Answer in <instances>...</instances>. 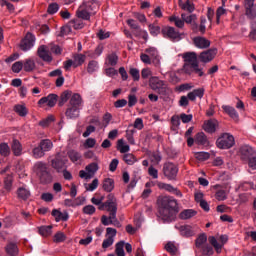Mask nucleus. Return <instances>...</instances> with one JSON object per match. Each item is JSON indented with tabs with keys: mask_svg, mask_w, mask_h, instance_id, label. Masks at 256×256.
<instances>
[{
	"mask_svg": "<svg viewBox=\"0 0 256 256\" xmlns=\"http://www.w3.org/2000/svg\"><path fill=\"white\" fill-rule=\"evenodd\" d=\"M158 219L162 223H173L179 213V203L172 196H163L158 199Z\"/></svg>",
	"mask_w": 256,
	"mask_h": 256,
	"instance_id": "nucleus-1",
	"label": "nucleus"
},
{
	"mask_svg": "<svg viewBox=\"0 0 256 256\" xmlns=\"http://www.w3.org/2000/svg\"><path fill=\"white\" fill-rule=\"evenodd\" d=\"M182 59H184V65L182 67V73L185 75H198V77H203L205 72L203 68L199 66V60L197 59V53L186 52L183 54Z\"/></svg>",
	"mask_w": 256,
	"mask_h": 256,
	"instance_id": "nucleus-2",
	"label": "nucleus"
},
{
	"mask_svg": "<svg viewBox=\"0 0 256 256\" xmlns=\"http://www.w3.org/2000/svg\"><path fill=\"white\" fill-rule=\"evenodd\" d=\"M34 169L37 175L40 177L41 183H51L53 177L47 168V163L41 161L36 162Z\"/></svg>",
	"mask_w": 256,
	"mask_h": 256,
	"instance_id": "nucleus-3",
	"label": "nucleus"
},
{
	"mask_svg": "<svg viewBox=\"0 0 256 256\" xmlns=\"http://www.w3.org/2000/svg\"><path fill=\"white\" fill-rule=\"evenodd\" d=\"M98 209L100 211L106 209V211L110 212V219H115V215H117V198H115V195L109 194L106 202L100 205Z\"/></svg>",
	"mask_w": 256,
	"mask_h": 256,
	"instance_id": "nucleus-4",
	"label": "nucleus"
},
{
	"mask_svg": "<svg viewBox=\"0 0 256 256\" xmlns=\"http://www.w3.org/2000/svg\"><path fill=\"white\" fill-rule=\"evenodd\" d=\"M72 59H69L65 62H63L65 71H69L71 67H74V69H77V67H81L83 63H85L87 56L85 54H73Z\"/></svg>",
	"mask_w": 256,
	"mask_h": 256,
	"instance_id": "nucleus-5",
	"label": "nucleus"
},
{
	"mask_svg": "<svg viewBox=\"0 0 256 256\" xmlns=\"http://www.w3.org/2000/svg\"><path fill=\"white\" fill-rule=\"evenodd\" d=\"M235 145V137L229 133L222 134L217 140H216V146L218 149H231Z\"/></svg>",
	"mask_w": 256,
	"mask_h": 256,
	"instance_id": "nucleus-6",
	"label": "nucleus"
},
{
	"mask_svg": "<svg viewBox=\"0 0 256 256\" xmlns=\"http://www.w3.org/2000/svg\"><path fill=\"white\" fill-rule=\"evenodd\" d=\"M92 6V2L82 3L76 11L78 19H83V21H89V19H91V11H93V9L91 8Z\"/></svg>",
	"mask_w": 256,
	"mask_h": 256,
	"instance_id": "nucleus-7",
	"label": "nucleus"
},
{
	"mask_svg": "<svg viewBox=\"0 0 256 256\" xmlns=\"http://www.w3.org/2000/svg\"><path fill=\"white\" fill-rule=\"evenodd\" d=\"M179 173V167L172 162H166L163 165L164 177H167L169 181H174L177 179V174Z\"/></svg>",
	"mask_w": 256,
	"mask_h": 256,
	"instance_id": "nucleus-8",
	"label": "nucleus"
},
{
	"mask_svg": "<svg viewBox=\"0 0 256 256\" xmlns=\"http://www.w3.org/2000/svg\"><path fill=\"white\" fill-rule=\"evenodd\" d=\"M149 87L152 91H157V93L163 94L167 89V84H165V81L159 79V77L151 76L149 78Z\"/></svg>",
	"mask_w": 256,
	"mask_h": 256,
	"instance_id": "nucleus-9",
	"label": "nucleus"
},
{
	"mask_svg": "<svg viewBox=\"0 0 256 256\" xmlns=\"http://www.w3.org/2000/svg\"><path fill=\"white\" fill-rule=\"evenodd\" d=\"M86 171L85 170H80L79 171V177L81 179H93V177H95V173H97V171H99V164L93 162L90 163L89 165L86 166Z\"/></svg>",
	"mask_w": 256,
	"mask_h": 256,
	"instance_id": "nucleus-10",
	"label": "nucleus"
},
{
	"mask_svg": "<svg viewBox=\"0 0 256 256\" xmlns=\"http://www.w3.org/2000/svg\"><path fill=\"white\" fill-rule=\"evenodd\" d=\"M51 166L57 173H63L67 169V159L61 157V154L58 153L54 159L51 160Z\"/></svg>",
	"mask_w": 256,
	"mask_h": 256,
	"instance_id": "nucleus-11",
	"label": "nucleus"
},
{
	"mask_svg": "<svg viewBox=\"0 0 256 256\" xmlns=\"http://www.w3.org/2000/svg\"><path fill=\"white\" fill-rule=\"evenodd\" d=\"M208 241L212 247H214L216 253H221V249H223V245L229 241V236L221 235L219 238L220 243L217 241L215 236H209Z\"/></svg>",
	"mask_w": 256,
	"mask_h": 256,
	"instance_id": "nucleus-12",
	"label": "nucleus"
},
{
	"mask_svg": "<svg viewBox=\"0 0 256 256\" xmlns=\"http://www.w3.org/2000/svg\"><path fill=\"white\" fill-rule=\"evenodd\" d=\"M37 54L42 61H45V63H51V61H53V56L51 55L47 45H41L37 50Z\"/></svg>",
	"mask_w": 256,
	"mask_h": 256,
	"instance_id": "nucleus-13",
	"label": "nucleus"
},
{
	"mask_svg": "<svg viewBox=\"0 0 256 256\" xmlns=\"http://www.w3.org/2000/svg\"><path fill=\"white\" fill-rule=\"evenodd\" d=\"M35 45V35L27 33L25 38L20 43V49L22 51H29Z\"/></svg>",
	"mask_w": 256,
	"mask_h": 256,
	"instance_id": "nucleus-14",
	"label": "nucleus"
},
{
	"mask_svg": "<svg viewBox=\"0 0 256 256\" xmlns=\"http://www.w3.org/2000/svg\"><path fill=\"white\" fill-rule=\"evenodd\" d=\"M162 35L171 39V41H175L177 39H181V33L175 29V27H165L162 29Z\"/></svg>",
	"mask_w": 256,
	"mask_h": 256,
	"instance_id": "nucleus-15",
	"label": "nucleus"
},
{
	"mask_svg": "<svg viewBox=\"0 0 256 256\" xmlns=\"http://www.w3.org/2000/svg\"><path fill=\"white\" fill-rule=\"evenodd\" d=\"M255 0H245L244 6H245V15L248 19H256V8L254 7Z\"/></svg>",
	"mask_w": 256,
	"mask_h": 256,
	"instance_id": "nucleus-16",
	"label": "nucleus"
},
{
	"mask_svg": "<svg viewBox=\"0 0 256 256\" xmlns=\"http://www.w3.org/2000/svg\"><path fill=\"white\" fill-rule=\"evenodd\" d=\"M255 149L249 145H244L240 148V157L242 161H249L252 157H255Z\"/></svg>",
	"mask_w": 256,
	"mask_h": 256,
	"instance_id": "nucleus-17",
	"label": "nucleus"
},
{
	"mask_svg": "<svg viewBox=\"0 0 256 256\" xmlns=\"http://www.w3.org/2000/svg\"><path fill=\"white\" fill-rule=\"evenodd\" d=\"M215 55H217V49H209L200 53L199 59L202 63H210V61L215 59Z\"/></svg>",
	"mask_w": 256,
	"mask_h": 256,
	"instance_id": "nucleus-18",
	"label": "nucleus"
},
{
	"mask_svg": "<svg viewBox=\"0 0 256 256\" xmlns=\"http://www.w3.org/2000/svg\"><path fill=\"white\" fill-rule=\"evenodd\" d=\"M57 99H59V96H57V94H49L46 97H42L38 101V105H45V103H47L48 107H55V105H57Z\"/></svg>",
	"mask_w": 256,
	"mask_h": 256,
	"instance_id": "nucleus-19",
	"label": "nucleus"
},
{
	"mask_svg": "<svg viewBox=\"0 0 256 256\" xmlns=\"http://www.w3.org/2000/svg\"><path fill=\"white\" fill-rule=\"evenodd\" d=\"M219 128V121L217 119H210L204 122L203 129L206 133H215Z\"/></svg>",
	"mask_w": 256,
	"mask_h": 256,
	"instance_id": "nucleus-20",
	"label": "nucleus"
},
{
	"mask_svg": "<svg viewBox=\"0 0 256 256\" xmlns=\"http://www.w3.org/2000/svg\"><path fill=\"white\" fill-rule=\"evenodd\" d=\"M193 43L198 49H207L211 47V41L205 37L197 36L193 38Z\"/></svg>",
	"mask_w": 256,
	"mask_h": 256,
	"instance_id": "nucleus-21",
	"label": "nucleus"
},
{
	"mask_svg": "<svg viewBox=\"0 0 256 256\" xmlns=\"http://www.w3.org/2000/svg\"><path fill=\"white\" fill-rule=\"evenodd\" d=\"M158 187L160 189H164V191H168V193H173V195H176V197H183V193H181V190L173 187V185L171 184H165L163 182H160L158 183Z\"/></svg>",
	"mask_w": 256,
	"mask_h": 256,
	"instance_id": "nucleus-22",
	"label": "nucleus"
},
{
	"mask_svg": "<svg viewBox=\"0 0 256 256\" xmlns=\"http://www.w3.org/2000/svg\"><path fill=\"white\" fill-rule=\"evenodd\" d=\"M176 229H178L182 237H193V235H195V228L191 225H182L180 227H176Z\"/></svg>",
	"mask_w": 256,
	"mask_h": 256,
	"instance_id": "nucleus-23",
	"label": "nucleus"
},
{
	"mask_svg": "<svg viewBox=\"0 0 256 256\" xmlns=\"http://www.w3.org/2000/svg\"><path fill=\"white\" fill-rule=\"evenodd\" d=\"M145 53H147L148 56L151 57L156 67H159V65H161V60L159 59V52L156 50L155 47H150L145 49Z\"/></svg>",
	"mask_w": 256,
	"mask_h": 256,
	"instance_id": "nucleus-24",
	"label": "nucleus"
},
{
	"mask_svg": "<svg viewBox=\"0 0 256 256\" xmlns=\"http://www.w3.org/2000/svg\"><path fill=\"white\" fill-rule=\"evenodd\" d=\"M5 251L7 255L17 256L19 255V246L16 244V242L10 241L5 246Z\"/></svg>",
	"mask_w": 256,
	"mask_h": 256,
	"instance_id": "nucleus-25",
	"label": "nucleus"
},
{
	"mask_svg": "<svg viewBox=\"0 0 256 256\" xmlns=\"http://www.w3.org/2000/svg\"><path fill=\"white\" fill-rule=\"evenodd\" d=\"M13 189V176L8 175L4 179V188L1 190L2 195H7V193H11Z\"/></svg>",
	"mask_w": 256,
	"mask_h": 256,
	"instance_id": "nucleus-26",
	"label": "nucleus"
},
{
	"mask_svg": "<svg viewBox=\"0 0 256 256\" xmlns=\"http://www.w3.org/2000/svg\"><path fill=\"white\" fill-rule=\"evenodd\" d=\"M69 105L70 107H76L77 109H80L81 105H83V98L79 93L72 94Z\"/></svg>",
	"mask_w": 256,
	"mask_h": 256,
	"instance_id": "nucleus-27",
	"label": "nucleus"
},
{
	"mask_svg": "<svg viewBox=\"0 0 256 256\" xmlns=\"http://www.w3.org/2000/svg\"><path fill=\"white\" fill-rule=\"evenodd\" d=\"M223 111L231 117L234 121H239V113H237V110L233 106L229 105H223L222 106Z\"/></svg>",
	"mask_w": 256,
	"mask_h": 256,
	"instance_id": "nucleus-28",
	"label": "nucleus"
},
{
	"mask_svg": "<svg viewBox=\"0 0 256 256\" xmlns=\"http://www.w3.org/2000/svg\"><path fill=\"white\" fill-rule=\"evenodd\" d=\"M178 5L182 9V11H188V13H193L195 11V4L190 0H186L184 3L183 0H178Z\"/></svg>",
	"mask_w": 256,
	"mask_h": 256,
	"instance_id": "nucleus-29",
	"label": "nucleus"
},
{
	"mask_svg": "<svg viewBox=\"0 0 256 256\" xmlns=\"http://www.w3.org/2000/svg\"><path fill=\"white\" fill-rule=\"evenodd\" d=\"M196 145H202L203 147H209V140L207 139V135L203 132H199L195 136Z\"/></svg>",
	"mask_w": 256,
	"mask_h": 256,
	"instance_id": "nucleus-30",
	"label": "nucleus"
},
{
	"mask_svg": "<svg viewBox=\"0 0 256 256\" xmlns=\"http://www.w3.org/2000/svg\"><path fill=\"white\" fill-rule=\"evenodd\" d=\"M38 145L44 153H49L53 149V141L51 139H42Z\"/></svg>",
	"mask_w": 256,
	"mask_h": 256,
	"instance_id": "nucleus-31",
	"label": "nucleus"
},
{
	"mask_svg": "<svg viewBox=\"0 0 256 256\" xmlns=\"http://www.w3.org/2000/svg\"><path fill=\"white\" fill-rule=\"evenodd\" d=\"M11 149L15 157H19L23 153V146L21 145V142H19V140L17 139H14L12 141Z\"/></svg>",
	"mask_w": 256,
	"mask_h": 256,
	"instance_id": "nucleus-32",
	"label": "nucleus"
},
{
	"mask_svg": "<svg viewBox=\"0 0 256 256\" xmlns=\"http://www.w3.org/2000/svg\"><path fill=\"white\" fill-rule=\"evenodd\" d=\"M52 216L55 217V221L59 223V221H67L69 219V214L67 212H61L57 209L52 211Z\"/></svg>",
	"mask_w": 256,
	"mask_h": 256,
	"instance_id": "nucleus-33",
	"label": "nucleus"
},
{
	"mask_svg": "<svg viewBox=\"0 0 256 256\" xmlns=\"http://www.w3.org/2000/svg\"><path fill=\"white\" fill-rule=\"evenodd\" d=\"M102 187L104 191L107 193H111L113 189H115V181L111 178H105L102 183Z\"/></svg>",
	"mask_w": 256,
	"mask_h": 256,
	"instance_id": "nucleus-34",
	"label": "nucleus"
},
{
	"mask_svg": "<svg viewBox=\"0 0 256 256\" xmlns=\"http://www.w3.org/2000/svg\"><path fill=\"white\" fill-rule=\"evenodd\" d=\"M17 196H18V199H22V201H27V199L31 197V191H29V189L25 187H20L17 190Z\"/></svg>",
	"mask_w": 256,
	"mask_h": 256,
	"instance_id": "nucleus-35",
	"label": "nucleus"
},
{
	"mask_svg": "<svg viewBox=\"0 0 256 256\" xmlns=\"http://www.w3.org/2000/svg\"><path fill=\"white\" fill-rule=\"evenodd\" d=\"M65 115L67 119H77L79 117V108L70 106L67 108Z\"/></svg>",
	"mask_w": 256,
	"mask_h": 256,
	"instance_id": "nucleus-36",
	"label": "nucleus"
},
{
	"mask_svg": "<svg viewBox=\"0 0 256 256\" xmlns=\"http://www.w3.org/2000/svg\"><path fill=\"white\" fill-rule=\"evenodd\" d=\"M169 21L170 23H174L175 27L178 29H183V27H185V20H183L182 17L173 15L169 17Z\"/></svg>",
	"mask_w": 256,
	"mask_h": 256,
	"instance_id": "nucleus-37",
	"label": "nucleus"
},
{
	"mask_svg": "<svg viewBox=\"0 0 256 256\" xmlns=\"http://www.w3.org/2000/svg\"><path fill=\"white\" fill-rule=\"evenodd\" d=\"M119 62V56L115 52L108 54L106 57L105 65H110V67H115Z\"/></svg>",
	"mask_w": 256,
	"mask_h": 256,
	"instance_id": "nucleus-38",
	"label": "nucleus"
},
{
	"mask_svg": "<svg viewBox=\"0 0 256 256\" xmlns=\"http://www.w3.org/2000/svg\"><path fill=\"white\" fill-rule=\"evenodd\" d=\"M72 96L73 92L71 90H65L64 92H62V94L60 95V101L58 103L59 107H63L67 103V100L71 99Z\"/></svg>",
	"mask_w": 256,
	"mask_h": 256,
	"instance_id": "nucleus-39",
	"label": "nucleus"
},
{
	"mask_svg": "<svg viewBox=\"0 0 256 256\" xmlns=\"http://www.w3.org/2000/svg\"><path fill=\"white\" fill-rule=\"evenodd\" d=\"M195 215H197V211L194 209H186L179 214V218L182 220H187L195 217Z\"/></svg>",
	"mask_w": 256,
	"mask_h": 256,
	"instance_id": "nucleus-40",
	"label": "nucleus"
},
{
	"mask_svg": "<svg viewBox=\"0 0 256 256\" xmlns=\"http://www.w3.org/2000/svg\"><path fill=\"white\" fill-rule=\"evenodd\" d=\"M11 155V147L6 142L0 143V157H9Z\"/></svg>",
	"mask_w": 256,
	"mask_h": 256,
	"instance_id": "nucleus-41",
	"label": "nucleus"
},
{
	"mask_svg": "<svg viewBox=\"0 0 256 256\" xmlns=\"http://www.w3.org/2000/svg\"><path fill=\"white\" fill-rule=\"evenodd\" d=\"M14 111L20 117H27V114L29 113V110H27V107L25 105H21V104L15 105Z\"/></svg>",
	"mask_w": 256,
	"mask_h": 256,
	"instance_id": "nucleus-42",
	"label": "nucleus"
},
{
	"mask_svg": "<svg viewBox=\"0 0 256 256\" xmlns=\"http://www.w3.org/2000/svg\"><path fill=\"white\" fill-rule=\"evenodd\" d=\"M225 0L222 1V6L218 7L217 11H216V23L217 25H219L221 23V17H223V15H226L227 10H225Z\"/></svg>",
	"mask_w": 256,
	"mask_h": 256,
	"instance_id": "nucleus-43",
	"label": "nucleus"
},
{
	"mask_svg": "<svg viewBox=\"0 0 256 256\" xmlns=\"http://www.w3.org/2000/svg\"><path fill=\"white\" fill-rule=\"evenodd\" d=\"M67 155H68L70 161H72V163H79V161H81V153H79L76 150L68 151Z\"/></svg>",
	"mask_w": 256,
	"mask_h": 256,
	"instance_id": "nucleus-44",
	"label": "nucleus"
},
{
	"mask_svg": "<svg viewBox=\"0 0 256 256\" xmlns=\"http://www.w3.org/2000/svg\"><path fill=\"white\" fill-rule=\"evenodd\" d=\"M70 27H72V29H83L85 27V23H83V20H81V18H76L74 20H71L69 22Z\"/></svg>",
	"mask_w": 256,
	"mask_h": 256,
	"instance_id": "nucleus-45",
	"label": "nucleus"
},
{
	"mask_svg": "<svg viewBox=\"0 0 256 256\" xmlns=\"http://www.w3.org/2000/svg\"><path fill=\"white\" fill-rule=\"evenodd\" d=\"M204 243H207V234L203 233L200 234L196 240H195V246L197 247V249H201L202 247H204L205 245H203Z\"/></svg>",
	"mask_w": 256,
	"mask_h": 256,
	"instance_id": "nucleus-46",
	"label": "nucleus"
},
{
	"mask_svg": "<svg viewBox=\"0 0 256 256\" xmlns=\"http://www.w3.org/2000/svg\"><path fill=\"white\" fill-rule=\"evenodd\" d=\"M23 68L27 73H31V71L35 70V61L33 59H26Z\"/></svg>",
	"mask_w": 256,
	"mask_h": 256,
	"instance_id": "nucleus-47",
	"label": "nucleus"
},
{
	"mask_svg": "<svg viewBox=\"0 0 256 256\" xmlns=\"http://www.w3.org/2000/svg\"><path fill=\"white\" fill-rule=\"evenodd\" d=\"M117 149L120 153H129L130 151L129 145L125 144V140L123 139L117 141Z\"/></svg>",
	"mask_w": 256,
	"mask_h": 256,
	"instance_id": "nucleus-48",
	"label": "nucleus"
},
{
	"mask_svg": "<svg viewBox=\"0 0 256 256\" xmlns=\"http://www.w3.org/2000/svg\"><path fill=\"white\" fill-rule=\"evenodd\" d=\"M181 17L184 20V23H187L188 25H193V23L197 21V15L195 14H190L187 16L186 13H182Z\"/></svg>",
	"mask_w": 256,
	"mask_h": 256,
	"instance_id": "nucleus-49",
	"label": "nucleus"
},
{
	"mask_svg": "<svg viewBox=\"0 0 256 256\" xmlns=\"http://www.w3.org/2000/svg\"><path fill=\"white\" fill-rule=\"evenodd\" d=\"M133 33L135 37H141L142 39H144V41H147L149 39V34L146 30L141 29V26H139L138 29H135Z\"/></svg>",
	"mask_w": 256,
	"mask_h": 256,
	"instance_id": "nucleus-50",
	"label": "nucleus"
},
{
	"mask_svg": "<svg viewBox=\"0 0 256 256\" xmlns=\"http://www.w3.org/2000/svg\"><path fill=\"white\" fill-rule=\"evenodd\" d=\"M115 253L117 256H125V241H120L118 243H116V246H115Z\"/></svg>",
	"mask_w": 256,
	"mask_h": 256,
	"instance_id": "nucleus-51",
	"label": "nucleus"
},
{
	"mask_svg": "<svg viewBox=\"0 0 256 256\" xmlns=\"http://www.w3.org/2000/svg\"><path fill=\"white\" fill-rule=\"evenodd\" d=\"M44 155L45 152L39 147V145L32 149V157L34 159H42Z\"/></svg>",
	"mask_w": 256,
	"mask_h": 256,
	"instance_id": "nucleus-52",
	"label": "nucleus"
},
{
	"mask_svg": "<svg viewBox=\"0 0 256 256\" xmlns=\"http://www.w3.org/2000/svg\"><path fill=\"white\" fill-rule=\"evenodd\" d=\"M39 233L42 237H49L53 233V226H42L39 228Z\"/></svg>",
	"mask_w": 256,
	"mask_h": 256,
	"instance_id": "nucleus-53",
	"label": "nucleus"
},
{
	"mask_svg": "<svg viewBox=\"0 0 256 256\" xmlns=\"http://www.w3.org/2000/svg\"><path fill=\"white\" fill-rule=\"evenodd\" d=\"M99 69V63L95 60H91L88 63V67H87V72L88 73H95V71H97Z\"/></svg>",
	"mask_w": 256,
	"mask_h": 256,
	"instance_id": "nucleus-54",
	"label": "nucleus"
},
{
	"mask_svg": "<svg viewBox=\"0 0 256 256\" xmlns=\"http://www.w3.org/2000/svg\"><path fill=\"white\" fill-rule=\"evenodd\" d=\"M148 29L150 31V35H152L153 37H157V35H159V33H161V27H159L155 24H150L148 26Z\"/></svg>",
	"mask_w": 256,
	"mask_h": 256,
	"instance_id": "nucleus-55",
	"label": "nucleus"
},
{
	"mask_svg": "<svg viewBox=\"0 0 256 256\" xmlns=\"http://www.w3.org/2000/svg\"><path fill=\"white\" fill-rule=\"evenodd\" d=\"M211 157V154L209 152H196L195 153V159L198 161H207Z\"/></svg>",
	"mask_w": 256,
	"mask_h": 256,
	"instance_id": "nucleus-56",
	"label": "nucleus"
},
{
	"mask_svg": "<svg viewBox=\"0 0 256 256\" xmlns=\"http://www.w3.org/2000/svg\"><path fill=\"white\" fill-rule=\"evenodd\" d=\"M201 252L204 256H211L214 253L213 248L209 244H205L204 246H202Z\"/></svg>",
	"mask_w": 256,
	"mask_h": 256,
	"instance_id": "nucleus-57",
	"label": "nucleus"
},
{
	"mask_svg": "<svg viewBox=\"0 0 256 256\" xmlns=\"http://www.w3.org/2000/svg\"><path fill=\"white\" fill-rule=\"evenodd\" d=\"M99 187V179L95 178L92 183L85 184L86 191H95Z\"/></svg>",
	"mask_w": 256,
	"mask_h": 256,
	"instance_id": "nucleus-58",
	"label": "nucleus"
},
{
	"mask_svg": "<svg viewBox=\"0 0 256 256\" xmlns=\"http://www.w3.org/2000/svg\"><path fill=\"white\" fill-rule=\"evenodd\" d=\"M55 121V117L53 115L48 116L46 119H43L39 122L40 127H49L51 123Z\"/></svg>",
	"mask_w": 256,
	"mask_h": 256,
	"instance_id": "nucleus-59",
	"label": "nucleus"
},
{
	"mask_svg": "<svg viewBox=\"0 0 256 256\" xmlns=\"http://www.w3.org/2000/svg\"><path fill=\"white\" fill-rule=\"evenodd\" d=\"M123 161H125L127 165H133L137 161V159H135V156L133 154L128 153L124 155Z\"/></svg>",
	"mask_w": 256,
	"mask_h": 256,
	"instance_id": "nucleus-60",
	"label": "nucleus"
},
{
	"mask_svg": "<svg viewBox=\"0 0 256 256\" xmlns=\"http://www.w3.org/2000/svg\"><path fill=\"white\" fill-rule=\"evenodd\" d=\"M141 77L142 79H151V77H153V71H151V68H143L141 70Z\"/></svg>",
	"mask_w": 256,
	"mask_h": 256,
	"instance_id": "nucleus-61",
	"label": "nucleus"
},
{
	"mask_svg": "<svg viewBox=\"0 0 256 256\" xmlns=\"http://www.w3.org/2000/svg\"><path fill=\"white\" fill-rule=\"evenodd\" d=\"M129 73L133 78V81H139L141 79V74H139V69L137 68H130Z\"/></svg>",
	"mask_w": 256,
	"mask_h": 256,
	"instance_id": "nucleus-62",
	"label": "nucleus"
},
{
	"mask_svg": "<svg viewBox=\"0 0 256 256\" xmlns=\"http://www.w3.org/2000/svg\"><path fill=\"white\" fill-rule=\"evenodd\" d=\"M250 28L249 38L252 39V41H256V21L251 22Z\"/></svg>",
	"mask_w": 256,
	"mask_h": 256,
	"instance_id": "nucleus-63",
	"label": "nucleus"
},
{
	"mask_svg": "<svg viewBox=\"0 0 256 256\" xmlns=\"http://www.w3.org/2000/svg\"><path fill=\"white\" fill-rule=\"evenodd\" d=\"M57 11H59V4L57 3H51L48 6L47 12L49 13V15H55V13H57Z\"/></svg>",
	"mask_w": 256,
	"mask_h": 256,
	"instance_id": "nucleus-64",
	"label": "nucleus"
}]
</instances>
